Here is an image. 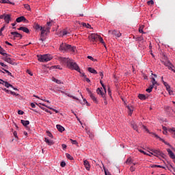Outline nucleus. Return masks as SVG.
<instances>
[{
    "label": "nucleus",
    "mask_w": 175,
    "mask_h": 175,
    "mask_svg": "<svg viewBox=\"0 0 175 175\" xmlns=\"http://www.w3.org/2000/svg\"><path fill=\"white\" fill-rule=\"evenodd\" d=\"M59 50H60V51H63L64 53H68L69 51H71V53H75L76 47L72 46L66 43H62L59 46Z\"/></svg>",
    "instance_id": "f257e3e1"
},
{
    "label": "nucleus",
    "mask_w": 175,
    "mask_h": 175,
    "mask_svg": "<svg viewBox=\"0 0 175 175\" xmlns=\"http://www.w3.org/2000/svg\"><path fill=\"white\" fill-rule=\"evenodd\" d=\"M150 151H151L152 152H149V154L147 153L146 154L148 157H152V155H154V157H157L158 158H159V157H161V158H165L166 157V154L159 150L150 149Z\"/></svg>",
    "instance_id": "f03ea898"
},
{
    "label": "nucleus",
    "mask_w": 175,
    "mask_h": 175,
    "mask_svg": "<svg viewBox=\"0 0 175 175\" xmlns=\"http://www.w3.org/2000/svg\"><path fill=\"white\" fill-rule=\"evenodd\" d=\"M69 69H71L72 70H77V72H79V73H81V70H80V67L79 65H77V62H75L73 60H70V62L68 63V65L67 66Z\"/></svg>",
    "instance_id": "7ed1b4c3"
},
{
    "label": "nucleus",
    "mask_w": 175,
    "mask_h": 175,
    "mask_svg": "<svg viewBox=\"0 0 175 175\" xmlns=\"http://www.w3.org/2000/svg\"><path fill=\"white\" fill-rule=\"evenodd\" d=\"M37 57L40 62H49V61H51L53 59V57L49 54L38 55Z\"/></svg>",
    "instance_id": "20e7f679"
},
{
    "label": "nucleus",
    "mask_w": 175,
    "mask_h": 175,
    "mask_svg": "<svg viewBox=\"0 0 175 175\" xmlns=\"http://www.w3.org/2000/svg\"><path fill=\"white\" fill-rule=\"evenodd\" d=\"M1 55H3L4 57L3 58V61H5V62H8V64H10L11 65H14V62H13V59L10 58V55H8V53H5L3 52H1Z\"/></svg>",
    "instance_id": "39448f33"
},
{
    "label": "nucleus",
    "mask_w": 175,
    "mask_h": 175,
    "mask_svg": "<svg viewBox=\"0 0 175 175\" xmlns=\"http://www.w3.org/2000/svg\"><path fill=\"white\" fill-rule=\"evenodd\" d=\"M99 35L97 33H92L89 36V39L91 42H98Z\"/></svg>",
    "instance_id": "423d86ee"
},
{
    "label": "nucleus",
    "mask_w": 175,
    "mask_h": 175,
    "mask_svg": "<svg viewBox=\"0 0 175 175\" xmlns=\"http://www.w3.org/2000/svg\"><path fill=\"white\" fill-rule=\"evenodd\" d=\"M59 60L60 61V62H62V64H66L68 66L71 59L70 58L66 57H59Z\"/></svg>",
    "instance_id": "0eeeda50"
},
{
    "label": "nucleus",
    "mask_w": 175,
    "mask_h": 175,
    "mask_svg": "<svg viewBox=\"0 0 175 175\" xmlns=\"http://www.w3.org/2000/svg\"><path fill=\"white\" fill-rule=\"evenodd\" d=\"M55 23L54 21L49 19V21L46 23V29L47 31H50L51 29V27Z\"/></svg>",
    "instance_id": "6e6552de"
},
{
    "label": "nucleus",
    "mask_w": 175,
    "mask_h": 175,
    "mask_svg": "<svg viewBox=\"0 0 175 175\" xmlns=\"http://www.w3.org/2000/svg\"><path fill=\"white\" fill-rule=\"evenodd\" d=\"M0 84H3V85H5V87H6V88H9V87H11V88H13V85L12 84H10V83H9V82L5 81L1 79H0Z\"/></svg>",
    "instance_id": "1a4fd4ad"
},
{
    "label": "nucleus",
    "mask_w": 175,
    "mask_h": 175,
    "mask_svg": "<svg viewBox=\"0 0 175 175\" xmlns=\"http://www.w3.org/2000/svg\"><path fill=\"white\" fill-rule=\"evenodd\" d=\"M12 20V15L11 14H6L4 15V21L6 23V24H9L10 23V21Z\"/></svg>",
    "instance_id": "9d476101"
},
{
    "label": "nucleus",
    "mask_w": 175,
    "mask_h": 175,
    "mask_svg": "<svg viewBox=\"0 0 175 175\" xmlns=\"http://www.w3.org/2000/svg\"><path fill=\"white\" fill-rule=\"evenodd\" d=\"M11 35H13L14 39H16V38H20L21 39L23 38V35L17 31H12Z\"/></svg>",
    "instance_id": "9b49d317"
},
{
    "label": "nucleus",
    "mask_w": 175,
    "mask_h": 175,
    "mask_svg": "<svg viewBox=\"0 0 175 175\" xmlns=\"http://www.w3.org/2000/svg\"><path fill=\"white\" fill-rule=\"evenodd\" d=\"M162 63L163 64V65H165V66H167L170 70L173 68V64H172V63H170V62L169 61H163Z\"/></svg>",
    "instance_id": "f8f14e48"
},
{
    "label": "nucleus",
    "mask_w": 175,
    "mask_h": 175,
    "mask_svg": "<svg viewBox=\"0 0 175 175\" xmlns=\"http://www.w3.org/2000/svg\"><path fill=\"white\" fill-rule=\"evenodd\" d=\"M70 32H72V31L70 30V29L66 28V29L62 30V36H65L66 35H70Z\"/></svg>",
    "instance_id": "ddd939ff"
},
{
    "label": "nucleus",
    "mask_w": 175,
    "mask_h": 175,
    "mask_svg": "<svg viewBox=\"0 0 175 175\" xmlns=\"http://www.w3.org/2000/svg\"><path fill=\"white\" fill-rule=\"evenodd\" d=\"M83 165L86 169V170L90 171V169L91 167V165H90V162H88L87 160L83 161Z\"/></svg>",
    "instance_id": "4468645a"
},
{
    "label": "nucleus",
    "mask_w": 175,
    "mask_h": 175,
    "mask_svg": "<svg viewBox=\"0 0 175 175\" xmlns=\"http://www.w3.org/2000/svg\"><path fill=\"white\" fill-rule=\"evenodd\" d=\"M44 142L46 143V144H48V146H53V144H54V141L49 139L47 137L44 138Z\"/></svg>",
    "instance_id": "2eb2a0df"
},
{
    "label": "nucleus",
    "mask_w": 175,
    "mask_h": 175,
    "mask_svg": "<svg viewBox=\"0 0 175 175\" xmlns=\"http://www.w3.org/2000/svg\"><path fill=\"white\" fill-rule=\"evenodd\" d=\"M16 23H22V21H27V18L24 16H21L16 18Z\"/></svg>",
    "instance_id": "dca6fc26"
},
{
    "label": "nucleus",
    "mask_w": 175,
    "mask_h": 175,
    "mask_svg": "<svg viewBox=\"0 0 175 175\" xmlns=\"http://www.w3.org/2000/svg\"><path fill=\"white\" fill-rule=\"evenodd\" d=\"M161 80H162V83L166 88L167 91H170V85H169V84H167V83H166L165 81H163V77H161Z\"/></svg>",
    "instance_id": "f3484780"
},
{
    "label": "nucleus",
    "mask_w": 175,
    "mask_h": 175,
    "mask_svg": "<svg viewBox=\"0 0 175 175\" xmlns=\"http://www.w3.org/2000/svg\"><path fill=\"white\" fill-rule=\"evenodd\" d=\"M18 29L19 31H23V32H25V33H29V29L25 27H21Z\"/></svg>",
    "instance_id": "a211bd4d"
},
{
    "label": "nucleus",
    "mask_w": 175,
    "mask_h": 175,
    "mask_svg": "<svg viewBox=\"0 0 175 175\" xmlns=\"http://www.w3.org/2000/svg\"><path fill=\"white\" fill-rule=\"evenodd\" d=\"M112 35H114V36H116V38H120L121 36L120 31L116 30L112 31Z\"/></svg>",
    "instance_id": "6ab92c4d"
},
{
    "label": "nucleus",
    "mask_w": 175,
    "mask_h": 175,
    "mask_svg": "<svg viewBox=\"0 0 175 175\" xmlns=\"http://www.w3.org/2000/svg\"><path fill=\"white\" fill-rule=\"evenodd\" d=\"M151 83H152V85L154 86L155 90H157V85H159V84H158V82H157V81L155 80V78H152Z\"/></svg>",
    "instance_id": "aec40b11"
},
{
    "label": "nucleus",
    "mask_w": 175,
    "mask_h": 175,
    "mask_svg": "<svg viewBox=\"0 0 175 175\" xmlns=\"http://www.w3.org/2000/svg\"><path fill=\"white\" fill-rule=\"evenodd\" d=\"M88 70L90 73H93V75H98V72H96V70H95L91 67L88 68Z\"/></svg>",
    "instance_id": "412c9836"
},
{
    "label": "nucleus",
    "mask_w": 175,
    "mask_h": 175,
    "mask_svg": "<svg viewBox=\"0 0 175 175\" xmlns=\"http://www.w3.org/2000/svg\"><path fill=\"white\" fill-rule=\"evenodd\" d=\"M96 92L98 95H101V96L103 98H105V93H103V92H102V90H100V88H97L96 90Z\"/></svg>",
    "instance_id": "4be33fe9"
},
{
    "label": "nucleus",
    "mask_w": 175,
    "mask_h": 175,
    "mask_svg": "<svg viewBox=\"0 0 175 175\" xmlns=\"http://www.w3.org/2000/svg\"><path fill=\"white\" fill-rule=\"evenodd\" d=\"M56 128L59 132H64V131H65V128H64V126H61L60 124H57Z\"/></svg>",
    "instance_id": "5701e85b"
},
{
    "label": "nucleus",
    "mask_w": 175,
    "mask_h": 175,
    "mask_svg": "<svg viewBox=\"0 0 175 175\" xmlns=\"http://www.w3.org/2000/svg\"><path fill=\"white\" fill-rule=\"evenodd\" d=\"M138 98L139 99H140L141 100H146V99H147V96H146V95L143 94H139L138 95Z\"/></svg>",
    "instance_id": "b1692460"
},
{
    "label": "nucleus",
    "mask_w": 175,
    "mask_h": 175,
    "mask_svg": "<svg viewBox=\"0 0 175 175\" xmlns=\"http://www.w3.org/2000/svg\"><path fill=\"white\" fill-rule=\"evenodd\" d=\"M167 151L170 157V158L172 159H174L175 156H174V153H173V152L172 151V150L170 149H167Z\"/></svg>",
    "instance_id": "393cba45"
},
{
    "label": "nucleus",
    "mask_w": 175,
    "mask_h": 175,
    "mask_svg": "<svg viewBox=\"0 0 175 175\" xmlns=\"http://www.w3.org/2000/svg\"><path fill=\"white\" fill-rule=\"evenodd\" d=\"M90 98L91 99L93 100V102H94V103H98V98H96V97L95 96V95L94 94H90Z\"/></svg>",
    "instance_id": "a878e982"
},
{
    "label": "nucleus",
    "mask_w": 175,
    "mask_h": 175,
    "mask_svg": "<svg viewBox=\"0 0 175 175\" xmlns=\"http://www.w3.org/2000/svg\"><path fill=\"white\" fill-rule=\"evenodd\" d=\"M21 122L23 126H27V125H29V122L28 120H21Z\"/></svg>",
    "instance_id": "bb28decb"
},
{
    "label": "nucleus",
    "mask_w": 175,
    "mask_h": 175,
    "mask_svg": "<svg viewBox=\"0 0 175 175\" xmlns=\"http://www.w3.org/2000/svg\"><path fill=\"white\" fill-rule=\"evenodd\" d=\"M131 126H132L133 130L134 131H137V124H136L135 121H132L131 122Z\"/></svg>",
    "instance_id": "cd10ccee"
},
{
    "label": "nucleus",
    "mask_w": 175,
    "mask_h": 175,
    "mask_svg": "<svg viewBox=\"0 0 175 175\" xmlns=\"http://www.w3.org/2000/svg\"><path fill=\"white\" fill-rule=\"evenodd\" d=\"M127 109L129 110V116H132V113H133V107L127 106Z\"/></svg>",
    "instance_id": "c85d7f7f"
},
{
    "label": "nucleus",
    "mask_w": 175,
    "mask_h": 175,
    "mask_svg": "<svg viewBox=\"0 0 175 175\" xmlns=\"http://www.w3.org/2000/svg\"><path fill=\"white\" fill-rule=\"evenodd\" d=\"M152 88H155V86L154 85H150L148 89H146V92H152Z\"/></svg>",
    "instance_id": "c756f323"
},
{
    "label": "nucleus",
    "mask_w": 175,
    "mask_h": 175,
    "mask_svg": "<svg viewBox=\"0 0 175 175\" xmlns=\"http://www.w3.org/2000/svg\"><path fill=\"white\" fill-rule=\"evenodd\" d=\"M155 137H157V139H159L161 142H163V143H165V144H167V146H170V144H169V143L165 142V140L162 139V138L159 137V136H158V135L154 134Z\"/></svg>",
    "instance_id": "7c9ffc66"
},
{
    "label": "nucleus",
    "mask_w": 175,
    "mask_h": 175,
    "mask_svg": "<svg viewBox=\"0 0 175 175\" xmlns=\"http://www.w3.org/2000/svg\"><path fill=\"white\" fill-rule=\"evenodd\" d=\"M40 31H41V35L43 36L44 35V33H46V32H47V31H49V30H47V27H46L45 29L44 27H42V29Z\"/></svg>",
    "instance_id": "2f4dec72"
},
{
    "label": "nucleus",
    "mask_w": 175,
    "mask_h": 175,
    "mask_svg": "<svg viewBox=\"0 0 175 175\" xmlns=\"http://www.w3.org/2000/svg\"><path fill=\"white\" fill-rule=\"evenodd\" d=\"M52 81H54L55 83H57V84H62V81L55 79V77L52 78Z\"/></svg>",
    "instance_id": "473e14b6"
},
{
    "label": "nucleus",
    "mask_w": 175,
    "mask_h": 175,
    "mask_svg": "<svg viewBox=\"0 0 175 175\" xmlns=\"http://www.w3.org/2000/svg\"><path fill=\"white\" fill-rule=\"evenodd\" d=\"M135 40L137 42H142V40H144V37H143V36H141L139 37L136 38Z\"/></svg>",
    "instance_id": "72a5a7b5"
},
{
    "label": "nucleus",
    "mask_w": 175,
    "mask_h": 175,
    "mask_svg": "<svg viewBox=\"0 0 175 175\" xmlns=\"http://www.w3.org/2000/svg\"><path fill=\"white\" fill-rule=\"evenodd\" d=\"M81 25H82L83 27H85V28H91V26L88 23L87 24L85 23H81Z\"/></svg>",
    "instance_id": "f704fd0d"
},
{
    "label": "nucleus",
    "mask_w": 175,
    "mask_h": 175,
    "mask_svg": "<svg viewBox=\"0 0 175 175\" xmlns=\"http://www.w3.org/2000/svg\"><path fill=\"white\" fill-rule=\"evenodd\" d=\"M0 3H10L12 5V2H10L9 0H1Z\"/></svg>",
    "instance_id": "c9c22d12"
},
{
    "label": "nucleus",
    "mask_w": 175,
    "mask_h": 175,
    "mask_svg": "<svg viewBox=\"0 0 175 175\" xmlns=\"http://www.w3.org/2000/svg\"><path fill=\"white\" fill-rule=\"evenodd\" d=\"M143 28H144V25H142L139 27L138 31L140 33H146V32L143 31Z\"/></svg>",
    "instance_id": "e433bc0d"
},
{
    "label": "nucleus",
    "mask_w": 175,
    "mask_h": 175,
    "mask_svg": "<svg viewBox=\"0 0 175 175\" xmlns=\"http://www.w3.org/2000/svg\"><path fill=\"white\" fill-rule=\"evenodd\" d=\"M126 163L127 165H131V163H133V161H132V159L129 158L127 159V160L126 161Z\"/></svg>",
    "instance_id": "4c0bfd02"
},
{
    "label": "nucleus",
    "mask_w": 175,
    "mask_h": 175,
    "mask_svg": "<svg viewBox=\"0 0 175 175\" xmlns=\"http://www.w3.org/2000/svg\"><path fill=\"white\" fill-rule=\"evenodd\" d=\"M151 167H161V169H165V167H163V166H161V165H151Z\"/></svg>",
    "instance_id": "58836bf2"
},
{
    "label": "nucleus",
    "mask_w": 175,
    "mask_h": 175,
    "mask_svg": "<svg viewBox=\"0 0 175 175\" xmlns=\"http://www.w3.org/2000/svg\"><path fill=\"white\" fill-rule=\"evenodd\" d=\"M66 158L70 161L73 160V157H72L69 153L66 154Z\"/></svg>",
    "instance_id": "ea45409f"
},
{
    "label": "nucleus",
    "mask_w": 175,
    "mask_h": 175,
    "mask_svg": "<svg viewBox=\"0 0 175 175\" xmlns=\"http://www.w3.org/2000/svg\"><path fill=\"white\" fill-rule=\"evenodd\" d=\"M47 133V136H49V137H51V139H53L54 137L53 136V134H51V133L49 131H46Z\"/></svg>",
    "instance_id": "a19ab883"
},
{
    "label": "nucleus",
    "mask_w": 175,
    "mask_h": 175,
    "mask_svg": "<svg viewBox=\"0 0 175 175\" xmlns=\"http://www.w3.org/2000/svg\"><path fill=\"white\" fill-rule=\"evenodd\" d=\"M34 28L35 29H42V27L40 25H39V24H36L35 26H34Z\"/></svg>",
    "instance_id": "79ce46f5"
},
{
    "label": "nucleus",
    "mask_w": 175,
    "mask_h": 175,
    "mask_svg": "<svg viewBox=\"0 0 175 175\" xmlns=\"http://www.w3.org/2000/svg\"><path fill=\"white\" fill-rule=\"evenodd\" d=\"M98 40L105 46V41H103V38L100 36H98Z\"/></svg>",
    "instance_id": "37998d69"
},
{
    "label": "nucleus",
    "mask_w": 175,
    "mask_h": 175,
    "mask_svg": "<svg viewBox=\"0 0 175 175\" xmlns=\"http://www.w3.org/2000/svg\"><path fill=\"white\" fill-rule=\"evenodd\" d=\"M0 65H1V66H3V68H5V69L8 68V65L4 64L2 62H0Z\"/></svg>",
    "instance_id": "c03bdc74"
},
{
    "label": "nucleus",
    "mask_w": 175,
    "mask_h": 175,
    "mask_svg": "<svg viewBox=\"0 0 175 175\" xmlns=\"http://www.w3.org/2000/svg\"><path fill=\"white\" fill-rule=\"evenodd\" d=\"M2 69H3V70H4V72H7L8 76H11V77L13 76V75H12V73L9 72V70H8L5 68H2Z\"/></svg>",
    "instance_id": "a18cd8bd"
},
{
    "label": "nucleus",
    "mask_w": 175,
    "mask_h": 175,
    "mask_svg": "<svg viewBox=\"0 0 175 175\" xmlns=\"http://www.w3.org/2000/svg\"><path fill=\"white\" fill-rule=\"evenodd\" d=\"M41 109L42 110H44V111H46V113H49V114H53V113H51V111H49V109H46L44 107H41Z\"/></svg>",
    "instance_id": "49530a36"
},
{
    "label": "nucleus",
    "mask_w": 175,
    "mask_h": 175,
    "mask_svg": "<svg viewBox=\"0 0 175 175\" xmlns=\"http://www.w3.org/2000/svg\"><path fill=\"white\" fill-rule=\"evenodd\" d=\"M88 59H91V61H93V62H96V59H94L92 56H88Z\"/></svg>",
    "instance_id": "de8ad7c7"
},
{
    "label": "nucleus",
    "mask_w": 175,
    "mask_h": 175,
    "mask_svg": "<svg viewBox=\"0 0 175 175\" xmlns=\"http://www.w3.org/2000/svg\"><path fill=\"white\" fill-rule=\"evenodd\" d=\"M60 166H62V167H65L66 166V163H65V161H62Z\"/></svg>",
    "instance_id": "09e8293b"
},
{
    "label": "nucleus",
    "mask_w": 175,
    "mask_h": 175,
    "mask_svg": "<svg viewBox=\"0 0 175 175\" xmlns=\"http://www.w3.org/2000/svg\"><path fill=\"white\" fill-rule=\"evenodd\" d=\"M138 151L139 152H142V154H144V155H147V152H144L143 150L138 148Z\"/></svg>",
    "instance_id": "8fccbe9b"
},
{
    "label": "nucleus",
    "mask_w": 175,
    "mask_h": 175,
    "mask_svg": "<svg viewBox=\"0 0 175 175\" xmlns=\"http://www.w3.org/2000/svg\"><path fill=\"white\" fill-rule=\"evenodd\" d=\"M3 31H5V26L1 27L0 29V36H2V32H3Z\"/></svg>",
    "instance_id": "3c124183"
},
{
    "label": "nucleus",
    "mask_w": 175,
    "mask_h": 175,
    "mask_svg": "<svg viewBox=\"0 0 175 175\" xmlns=\"http://www.w3.org/2000/svg\"><path fill=\"white\" fill-rule=\"evenodd\" d=\"M46 107H48V109H49L50 110H53V111H55V113H59V111H57V109H53V108H52V107H47V106H46Z\"/></svg>",
    "instance_id": "603ef678"
},
{
    "label": "nucleus",
    "mask_w": 175,
    "mask_h": 175,
    "mask_svg": "<svg viewBox=\"0 0 175 175\" xmlns=\"http://www.w3.org/2000/svg\"><path fill=\"white\" fill-rule=\"evenodd\" d=\"M100 83L102 87L103 88V89L105 90V92H106V86H105V84H103V82L102 81H100Z\"/></svg>",
    "instance_id": "864d4df0"
},
{
    "label": "nucleus",
    "mask_w": 175,
    "mask_h": 175,
    "mask_svg": "<svg viewBox=\"0 0 175 175\" xmlns=\"http://www.w3.org/2000/svg\"><path fill=\"white\" fill-rule=\"evenodd\" d=\"M70 140L72 144H75V145L77 144V141L73 140L72 139H70Z\"/></svg>",
    "instance_id": "5fc2aeb1"
},
{
    "label": "nucleus",
    "mask_w": 175,
    "mask_h": 175,
    "mask_svg": "<svg viewBox=\"0 0 175 175\" xmlns=\"http://www.w3.org/2000/svg\"><path fill=\"white\" fill-rule=\"evenodd\" d=\"M148 5H154V1L150 0L147 2Z\"/></svg>",
    "instance_id": "6e6d98bb"
},
{
    "label": "nucleus",
    "mask_w": 175,
    "mask_h": 175,
    "mask_svg": "<svg viewBox=\"0 0 175 175\" xmlns=\"http://www.w3.org/2000/svg\"><path fill=\"white\" fill-rule=\"evenodd\" d=\"M86 91H87V92H88V94H89L90 96L92 95V92H91V90H90L89 88H87V89H86Z\"/></svg>",
    "instance_id": "4d7b16f0"
},
{
    "label": "nucleus",
    "mask_w": 175,
    "mask_h": 175,
    "mask_svg": "<svg viewBox=\"0 0 175 175\" xmlns=\"http://www.w3.org/2000/svg\"><path fill=\"white\" fill-rule=\"evenodd\" d=\"M130 170L131 172H135V170H136V168H135V167H133V165L130 167Z\"/></svg>",
    "instance_id": "13d9d810"
},
{
    "label": "nucleus",
    "mask_w": 175,
    "mask_h": 175,
    "mask_svg": "<svg viewBox=\"0 0 175 175\" xmlns=\"http://www.w3.org/2000/svg\"><path fill=\"white\" fill-rule=\"evenodd\" d=\"M81 77H83L84 79L87 78V75H85V73H84V72L81 73Z\"/></svg>",
    "instance_id": "bf43d9fd"
},
{
    "label": "nucleus",
    "mask_w": 175,
    "mask_h": 175,
    "mask_svg": "<svg viewBox=\"0 0 175 175\" xmlns=\"http://www.w3.org/2000/svg\"><path fill=\"white\" fill-rule=\"evenodd\" d=\"M18 114H19V116H23V114H24V111H21V110H19L18 111Z\"/></svg>",
    "instance_id": "052dcab7"
},
{
    "label": "nucleus",
    "mask_w": 175,
    "mask_h": 175,
    "mask_svg": "<svg viewBox=\"0 0 175 175\" xmlns=\"http://www.w3.org/2000/svg\"><path fill=\"white\" fill-rule=\"evenodd\" d=\"M25 9H27V10H29V9H30L29 5H28V4H25Z\"/></svg>",
    "instance_id": "680f3d73"
},
{
    "label": "nucleus",
    "mask_w": 175,
    "mask_h": 175,
    "mask_svg": "<svg viewBox=\"0 0 175 175\" xmlns=\"http://www.w3.org/2000/svg\"><path fill=\"white\" fill-rule=\"evenodd\" d=\"M143 129H144V131H146V132H148V129H147V127L144 125L142 126Z\"/></svg>",
    "instance_id": "e2e57ef3"
},
{
    "label": "nucleus",
    "mask_w": 175,
    "mask_h": 175,
    "mask_svg": "<svg viewBox=\"0 0 175 175\" xmlns=\"http://www.w3.org/2000/svg\"><path fill=\"white\" fill-rule=\"evenodd\" d=\"M168 167H170L171 169H172V170L175 173V167H173V165H172V164H170Z\"/></svg>",
    "instance_id": "0e129e2a"
},
{
    "label": "nucleus",
    "mask_w": 175,
    "mask_h": 175,
    "mask_svg": "<svg viewBox=\"0 0 175 175\" xmlns=\"http://www.w3.org/2000/svg\"><path fill=\"white\" fill-rule=\"evenodd\" d=\"M14 136L16 138L18 139V137L17 136V131L14 132Z\"/></svg>",
    "instance_id": "69168bd1"
},
{
    "label": "nucleus",
    "mask_w": 175,
    "mask_h": 175,
    "mask_svg": "<svg viewBox=\"0 0 175 175\" xmlns=\"http://www.w3.org/2000/svg\"><path fill=\"white\" fill-rule=\"evenodd\" d=\"M31 107L33 109H35V107H36V105H35V104H33V103H31Z\"/></svg>",
    "instance_id": "338daca9"
},
{
    "label": "nucleus",
    "mask_w": 175,
    "mask_h": 175,
    "mask_svg": "<svg viewBox=\"0 0 175 175\" xmlns=\"http://www.w3.org/2000/svg\"><path fill=\"white\" fill-rule=\"evenodd\" d=\"M10 94H11L12 95H18V94H16V92H14L10 91Z\"/></svg>",
    "instance_id": "774afa93"
}]
</instances>
